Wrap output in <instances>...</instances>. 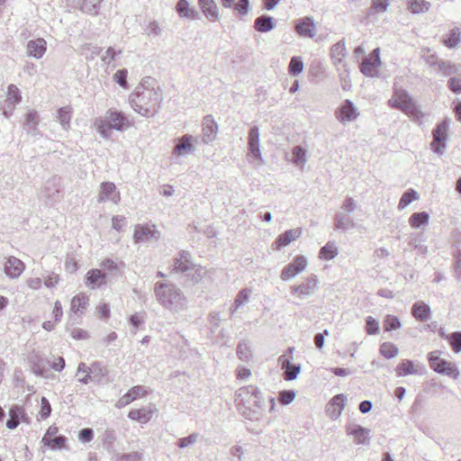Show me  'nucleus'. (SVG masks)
<instances>
[{
	"label": "nucleus",
	"instance_id": "28",
	"mask_svg": "<svg viewBox=\"0 0 461 461\" xmlns=\"http://www.w3.org/2000/svg\"><path fill=\"white\" fill-rule=\"evenodd\" d=\"M155 408H152L151 406L143 407L138 410H131L128 413V417L132 420H136L140 423H147L151 420Z\"/></svg>",
	"mask_w": 461,
	"mask_h": 461
},
{
	"label": "nucleus",
	"instance_id": "3",
	"mask_svg": "<svg viewBox=\"0 0 461 461\" xmlns=\"http://www.w3.org/2000/svg\"><path fill=\"white\" fill-rule=\"evenodd\" d=\"M132 124L128 116L122 111L108 109L104 115L97 117L94 122V127L102 138H111L112 131H123Z\"/></svg>",
	"mask_w": 461,
	"mask_h": 461
},
{
	"label": "nucleus",
	"instance_id": "60",
	"mask_svg": "<svg viewBox=\"0 0 461 461\" xmlns=\"http://www.w3.org/2000/svg\"><path fill=\"white\" fill-rule=\"evenodd\" d=\"M198 438H199V434L198 433H192V434H190L187 437L180 438L177 441L176 445L180 448H185V447H186L188 446H191V445H194V443H196Z\"/></svg>",
	"mask_w": 461,
	"mask_h": 461
},
{
	"label": "nucleus",
	"instance_id": "51",
	"mask_svg": "<svg viewBox=\"0 0 461 461\" xmlns=\"http://www.w3.org/2000/svg\"><path fill=\"white\" fill-rule=\"evenodd\" d=\"M237 356L242 361H249L251 357V348L248 342H240L237 346Z\"/></svg>",
	"mask_w": 461,
	"mask_h": 461
},
{
	"label": "nucleus",
	"instance_id": "45",
	"mask_svg": "<svg viewBox=\"0 0 461 461\" xmlns=\"http://www.w3.org/2000/svg\"><path fill=\"white\" fill-rule=\"evenodd\" d=\"M419 198L418 193L414 189H409L405 191L402 197L400 198L398 203V209L403 210L406 208L411 203L417 200Z\"/></svg>",
	"mask_w": 461,
	"mask_h": 461
},
{
	"label": "nucleus",
	"instance_id": "49",
	"mask_svg": "<svg viewBox=\"0 0 461 461\" xmlns=\"http://www.w3.org/2000/svg\"><path fill=\"white\" fill-rule=\"evenodd\" d=\"M383 325L384 331H392L400 329L402 323L397 316L388 314L384 317Z\"/></svg>",
	"mask_w": 461,
	"mask_h": 461
},
{
	"label": "nucleus",
	"instance_id": "55",
	"mask_svg": "<svg viewBox=\"0 0 461 461\" xmlns=\"http://www.w3.org/2000/svg\"><path fill=\"white\" fill-rule=\"evenodd\" d=\"M292 161L295 164L306 163V150L302 146H295L292 151Z\"/></svg>",
	"mask_w": 461,
	"mask_h": 461
},
{
	"label": "nucleus",
	"instance_id": "14",
	"mask_svg": "<svg viewBox=\"0 0 461 461\" xmlns=\"http://www.w3.org/2000/svg\"><path fill=\"white\" fill-rule=\"evenodd\" d=\"M194 265L190 252L182 250L178 257L174 259L172 270L185 275L190 271Z\"/></svg>",
	"mask_w": 461,
	"mask_h": 461
},
{
	"label": "nucleus",
	"instance_id": "17",
	"mask_svg": "<svg viewBox=\"0 0 461 461\" xmlns=\"http://www.w3.org/2000/svg\"><path fill=\"white\" fill-rule=\"evenodd\" d=\"M358 113L354 104L347 99L343 104L336 111V117L341 123L353 121L357 117Z\"/></svg>",
	"mask_w": 461,
	"mask_h": 461
},
{
	"label": "nucleus",
	"instance_id": "42",
	"mask_svg": "<svg viewBox=\"0 0 461 461\" xmlns=\"http://www.w3.org/2000/svg\"><path fill=\"white\" fill-rule=\"evenodd\" d=\"M431 67H435L436 70L445 77L454 74L457 70L455 65L444 60H436L435 63H431Z\"/></svg>",
	"mask_w": 461,
	"mask_h": 461
},
{
	"label": "nucleus",
	"instance_id": "6",
	"mask_svg": "<svg viewBox=\"0 0 461 461\" xmlns=\"http://www.w3.org/2000/svg\"><path fill=\"white\" fill-rule=\"evenodd\" d=\"M448 126L449 121L445 119L432 131L433 141L431 142V149L438 155H442L446 149Z\"/></svg>",
	"mask_w": 461,
	"mask_h": 461
},
{
	"label": "nucleus",
	"instance_id": "61",
	"mask_svg": "<svg viewBox=\"0 0 461 461\" xmlns=\"http://www.w3.org/2000/svg\"><path fill=\"white\" fill-rule=\"evenodd\" d=\"M295 398V392L293 390H284L280 392L278 400L283 405L291 403Z\"/></svg>",
	"mask_w": 461,
	"mask_h": 461
},
{
	"label": "nucleus",
	"instance_id": "54",
	"mask_svg": "<svg viewBox=\"0 0 461 461\" xmlns=\"http://www.w3.org/2000/svg\"><path fill=\"white\" fill-rule=\"evenodd\" d=\"M304 68L303 61L300 57H293L289 63V73L292 76H297L303 72Z\"/></svg>",
	"mask_w": 461,
	"mask_h": 461
},
{
	"label": "nucleus",
	"instance_id": "32",
	"mask_svg": "<svg viewBox=\"0 0 461 461\" xmlns=\"http://www.w3.org/2000/svg\"><path fill=\"white\" fill-rule=\"evenodd\" d=\"M101 368V363L94 362L91 366H87L85 363L81 362L77 367V374L85 373L86 375L82 378H79V382L85 384H87L91 380V374H95L97 369Z\"/></svg>",
	"mask_w": 461,
	"mask_h": 461
},
{
	"label": "nucleus",
	"instance_id": "39",
	"mask_svg": "<svg viewBox=\"0 0 461 461\" xmlns=\"http://www.w3.org/2000/svg\"><path fill=\"white\" fill-rule=\"evenodd\" d=\"M88 303V297L84 294L74 296L71 300L70 312L77 314L81 310L86 309Z\"/></svg>",
	"mask_w": 461,
	"mask_h": 461
},
{
	"label": "nucleus",
	"instance_id": "12",
	"mask_svg": "<svg viewBox=\"0 0 461 461\" xmlns=\"http://www.w3.org/2000/svg\"><path fill=\"white\" fill-rule=\"evenodd\" d=\"M346 432L348 435L353 436L355 442L359 445H366L370 439V429L357 424H347Z\"/></svg>",
	"mask_w": 461,
	"mask_h": 461
},
{
	"label": "nucleus",
	"instance_id": "46",
	"mask_svg": "<svg viewBox=\"0 0 461 461\" xmlns=\"http://www.w3.org/2000/svg\"><path fill=\"white\" fill-rule=\"evenodd\" d=\"M103 0H84L81 5V11L88 14H97L100 4Z\"/></svg>",
	"mask_w": 461,
	"mask_h": 461
},
{
	"label": "nucleus",
	"instance_id": "23",
	"mask_svg": "<svg viewBox=\"0 0 461 461\" xmlns=\"http://www.w3.org/2000/svg\"><path fill=\"white\" fill-rule=\"evenodd\" d=\"M218 126L212 115H206L203 121V140L204 143H210L216 138Z\"/></svg>",
	"mask_w": 461,
	"mask_h": 461
},
{
	"label": "nucleus",
	"instance_id": "44",
	"mask_svg": "<svg viewBox=\"0 0 461 461\" xmlns=\"http://www.w3.org/2000/svg\"><path fill=\"white\" fill-rule=\"evenodd\" d=\"M338 253V248L336 247L335 243L329 241L321 249L319 257L325 260H330L334 258Z\"/></svg>",
	"mask_w": 461,
	"mask_h": 461
},
{
	"label": "nucleus",
	"instance_id": "25",
	"mask_svg": "<svg viewBox=\"0 0 461 461\" xmlns=\"http://www.w3.org/2000/svg\"><path fill=\"white\" fill-rule=\"evenodd\" d=\"M193 137L185 134L177 139V142L174 147L173 152L177 156H185L192 153L194 150L193 144Z\"/></svg>",
	"mask_w": 461,
	"mask_h": 461
},
{
	"label": "nucleus",
	"instance_id": "62",
	"mask_svg": "<svg viewBox=\"0 0 461 461\" xmlns=\"http://www.w3.org/2000/svg\"><path fill=\"white\" fill-rule=\"evenodd\" d=\"M51 412V406L49 400L46 397H41V411L40 416L42 420L47 419Z\"/></svg>",
	"mask_w": 461,
	"mask_h": 461
},
{
	"label": "nucleus",
	"instance_id": "30",
	"mask_svg": "<svg viewBox=\"0 0 461 461\" xmlns=\"http://www.w3.org/2000/svg\"><path fill=\"white\" fill-rule=\"evenodd\" d=\"M411 313L416 320L426 321L430 318L431 311L427 303L420 301L412 305Z\"/></svg>",
	"mask_w": 461,
	"mask_h": 461
},
{
	"label": "nucleus",
	"instance_id": "11",
	"mask_svg": "<svg viewBox=\"0 0 461 461\" xmlns=\"http://www.w3.org/2000/svg\"><path fill=\"white\" fill-rule=\"evenodd\" d=\"M133 238L135 242H145L149 240H157L159 239V232L155 229L154 225L138 224L135 226Z\"/></svg>",
	"mask_w": 461,
	"mask_h": 461
},
{
	"label": "nucleus",
	"instance_id": "56",
	"mask_svg": "<svg viewBox=\"0 0 461 461\" xmlns=\"http://www.w3.org/2000/svg\"><path fill=\"white\" fill-rule=\"evenodd\" d=\"M122 52L121 49L115 50L113 47H109L102 56L101 59L104 63L110 65L113 60L122 54Z\"/></svg>",
	"mask_w": 461,
	"mask_h": 461
},
{
	"label": "nucleus",
	"instance_id": "26",
	"mask_svg": "<svg viewBox=\"0 0 461 461\" xmlns=\"http://www.w3.org/2000/svg\"><path fill=\"white\" fill-rule=\"evenodd\" d=\"M198 5L209 21L214 22L219 20V10L214 0H198Z\"/></svg>",
	"mask_w": 461,
	"mask_h": 461
},
{
	"label": "nucleus",
	"instance_id": "10",
	"mask_svg": "<svg viewBox=\"0 0 461 461\" xmlns=\"http://www.w3.org/2000/svg\"><path fill=\"white\" fill-rule=\"evenodd\" d=\"M425 372L424 366L415 364L413 361L404 359L395 367L397 376H406L410 375H423Z\"/></svg>",
	"mask_w": 461,
	"mask_h": 461
},
{
	"label": "nucleus",
	"instance_id": "52",
	"mask_svg": "<svg viewBox=\"0 0 461 461\" xmlns=\"http://www.w3.org/2000/svg\"><path fill=\"white\" fill-rule=\"evenodd\" d=\"M42 442L45 446H53L55 448H63L65 447L67 438L62 435L55 436L54 438H48L44 436Z\"/></svg>",
	"mask_w": 461,
	"mask_h": 461
},
{
	"label": "nucleus",
	"instance_id": "4",
	"mask_svg": "<svg viewBox=\"0 0 461 461\" xmlns=\"http://www.w3.org/2000/svg\"><path fill=\"white\" fill-rule=\"evenodd\" d=\"M388 103L391 107L401 110L414 122H419L423 117L412 98L403 89H395Z\"/></svg>",
	"mask_w": 461,
	"mask_h": 461
},
{
	"label": "nucleus",
	"instance_id": "5",
	"mask_svg": "<svg viewBox=\"0 0 461 461\" xmlns=\"http://www.w3.org/2000/svg\"><path fill=\"white\" fill-rule=\"evenodd\" d=\"M237 396L240 398L243 405L253 414L258 413L266 407V402L262 397V392L253 384L244 386L237 391Z\"/></svg>",
	"mask_w": 461,
	"mask_h": 461
},
{
	"label": "nucleus",
	"instance_id": "8",
	"mask_svg": "<svg viewBox=\"0 0 461 461\" xmlns=\"http://www.w3.org/2000/svg\"><path fill=\"white\" fill-rule=\"evenodd\" d=\"M381 65L380 49H375L369 57L365 58L360 65L361 72L369 77H374L378 75V68Z\"/></svg>",
	"mask_w": 461,
	"mask_h": 461
},
{
	"label": "nucleus",
	"instance_id": "38",
	"mask_svg": "<svg viewBox=\"0 0 461 461\" xmlns=\"http://www.w3.org/2000/svg\"><path fill=\"white\" fill-rule=\"evenodd\" d=\"M251 294V290L249 288H244L240 290L238 294L235 297L234 303L232 307L230 308V314L233 315L234 312L240 308L241 306L245 305L249 299V296Z\"/></svg>",
	"mask_w": 461,
	"mask_h": 461
},
{
	"label": "nucleus",
	"instance_id": "15",
	"mask_svg": "<svg viewBox=\"0 0 461 461\" xmlns=\"http://www.w3.org/2000/svg\"><path fill=\"white\" fill-rule=\"evenodd\" d=\"M248 145L250 156L263 162L259 146V129L258 126L250 128L248 137Z\"/></svg>",
	"mask_w": 461,
	"mask_h": 461
},
{
	"label": "nucleus",
	"instance_id": "57",
	"mask_svg": "<svg viewBox=\"0 0 461 461\" xmlns=\"http://www.w3.org/2000/svg\"><path fill=\"white\" fill-rule=\"evenodd\" d=\"M379 322L372 316L366 319V331L368 335H375L379 332Z\"/></svg>",
	"mask_w": 461,
	"mask_h": 461
},
{
	"label": "nucleus",
	"instance_id": "21",
	"mask_svg": "<svg viewBox=\"0 0 461 461\" xmlns=\"http://www.w3.org/2000/svg\"><path fill=\"white\" fill-rule=\"evenodd\" d=\"M295 31L301 37L313 38L316 34L315 24L311 17L297 20Z\"/></svg>",
	"mask_w": 461,
	"mask_h": 461
},
{
	"label": "nucleus",
	"instance_id": "13",
	"mask_svg": "<svg viewBox=\"0 0 461 461\" xmlns=\"http://www.w3.org/2000/svg\"><path fill=\"white\" fill-rule=\"evenodd\" d=\"M347 397L340 393L335 395L327 404L326 413L333 420H337L346 405Z\"/></svg>",
	"mask_w": 461,
	"mask_h": 461
},
{
	"label": "nucleus",
	"instance_id": "64",
	"mask_svg": "<svg viewBox=\"0 0 461 461\" xmlns=\"http://www.w3.org/2000/svg\"><path fill=\"white\" fill-rule=\"evenodd\" d=\"M448 88L455 94L461 93V77H450L447 81Z\"/></svg>",
	"mask_w": 461,
	"mask_h": 461
},
{
	"label": "nucleus",
	"instance_id": "50",
	"mask_svg": "<svg viewBox=\"0 0 461 461\" xmlns=\"http://www.w3.org/2000/svg\"><path fill=\"white\" fill-rule=\"evenodd\" d=\"M82 54L86 56L87 59H95V57L99 56L102 49L96 45L91 43H86L81 48Z\"/></svg>",
	"mask_w": 461,
	"mask_h": 461
},
{
	"label": "nucleus",
	"instance_id": "58",
	"mask_svg": "<svg viewBox=\"0 0 461 461\" xmlns=\"http://www.w3.org/2000/svg\"><path fill=\"white\" fill-rule=\"evenodd\" d=\"M127 75L128 71L127 69H119L114 75H113V80L122 88L128 89V82H127Z\"/></svg>",
	"mask_w": 461,
	"mask_h": 461
},
{
	"label": "nucleus",
	"instance_id": "31",
	"mask_svg": "<svg viewBox=\"0 0 461 461\" xmlns=\"http://www.w3.org/2000/svg\"><path fill=\"white\" fill-rule=\"evenodd\" d=\"M10 418L6 421V427L14 429L18 427L20 420H25V412L23 407L14 405L10 409Z\"/></svg>",
	"mask_w": 461,
	"mask_h": 461
},
{
	"label": "nucleus",
	"instance_id": "7",
	"mask_svg": "<svg viewBox=\"0 0 461 461\" xmlns=\"http://www.w3.org/2000/svg\"><path fill=\"white\" fill-rule=\"evenodd\" d=\"M429 361L430 367L437 373L456 377L459 372L455 364L440 358L437 352L429 354Z\"/></svg>",
	"mask_w": 461,
	"mask_h": 461
},
{
	"label": "nucleus",
	"instance_id": "22",
	"mask_svg": "<svg viewBox=\"0 0 461 461\" xmlns=\"http://www.w3.org/2000/svg\"><path fill=\"white\" fill-rule=\"evenodd\" d=\"M302 233L301 228L287 230L276 239L274 246L276 249H281L288 246L292 241L296 240Z\"/></svg>",
	"mask_w": 461,
	"mask_h": 461
},
{
	"label": "nucleus",
	"instance_id": "27",
	"mask_svg": "<svg viewBox=\"0 0 461 461\" xmlns=\"http://www.w3.org/2000/svg\"><path fill=\"white\" fill-rule=\"evenodd\" d=\"M279 362L281 364L282 369L285 370L284 378L286 381H293L296 379L301 371V365L291 364L290 360L287 359L285 356H281L279 357Z\"/></svg>",
	"mask_w": 461,
	"mask_h": 461
},
{
	"label": "nucleus",
	"instance_id": "24",
	"mask_svg": "<svg viewBox=\"0 0 461 461\" xmlns=\"http://www.w3.org/2000/svg\"><path fill=\"white\" fill-rule=\"evenodd\" d=\"M146 390L142 385H136L131 388L125 394H123L116 402L115 406L118 409L123 408L136 400L140 395H145Z\"/></svg>",
	"mask_w": 461,
	"mask_h": 461
},
{
	"label": "nucleus",
	"instance_id": "53",
	"mask_svg": "<svg viewBox=\"0 0 461 461\" xmlns=\"http://www.w3.org/2000/svg\"><path fill=\"white\" fill-rule=\"evenodd\" d=\"M398 352V348L393 343L384 342L380 346V354L388 359L396 357Z\"/></svg>",
	"mask_w": 461,
	"mask_h": 461
},
{
	"label": "nucleus",
	"instance_id": "19",
	"mask_svg": "<svg viewBox=\"0 0 461 461\" xmlns=\"http://www.w3.org/2000/svg\"><path fill=\"white\" fill-rule=\"evenodd\" d=\"M47 50V42L43 38L30 40L26 45V54L37 59H41Z\"/></svg>",
	"mask_w": 461,
	"mask_h": 461
},
{
	"label": "nucleus",
	"instance_id": "35",
	"mask_svg": "<svg viewBox=\"0 0 461 461\" xmlns=\"http://www.w3.org/2000/svg\"><path fill=\"white\" fill-rule=\"evenodd\" d=\"M105 275L99 269H92L86 274V285L91 288L105 284Z\"/></svg>",
	"mask_w": 461,
	"mask_h": 461
},
{
	"label": "nucleus",
	"instance_id": "43",
	"mask_svg": "<svg viewBox=\"0 0 461 461\" xmlns=\"http://www.w3.org/2000/svg\"><path fill=\"white\" fill-rule=\"evenodd\" d=\"M38 113L34 110L30 111L25 119L24 127L26 128L28 133L36 134L37 125H38Z\"/></svg>",
	"mask_w": 461,
	"mask_h": 461
},
{
	"label": "nucleus",
	"instance_id": "34",
	"mask_svg": "<svg viewBox=\"0 0 461 461\" xmlns=\"http://www.w3.org/2000/svg\"><path fill=\"white\" fill-rule=\"evenodd\" d=\"M356 224L352 219L344 212H337L334 216V227L336 230H347L354 228Z\"/></svg>",
	"mask_w": 461,
	"mask_h": 461
},
{
	"label": "nucleus",
	"instance_id": "9",
	"mask_svg": "<svg viewBox=\"0 0 461 461\" xmlns=\"http://www.w3.org/2000/svg\"><path fill=\"white\" fill-rule=\"evenodd\" d=\"M306 266V258L301 255L296 256L291 263L283 268L280 277L284 281L290 280L299 273L303 272Z\"/></svg>",
	"mask_w": 461,
	"mask_h": 461
},
{
	"label": "nucleus",
	"instance_id": "18",
	"mask_svg": "<svg viewBox=\"0 0 461 461\" xmlns=\"http://www.w3.org/2000/svg\"><path fill=\"white\" fill-rule=\"evenodd\" d=\"M105 201H112L114 203H118L120 201V194L112 182H103L101 184L98 202L104 203Z\"/></svg>",
	"mask_w": 461,
	"mask_h": 461
},
{
	"label": "nucleus",
	"instance_id": "20",
	"mask_svg": "<svg viewBox=\"0 0 461 461\" xmlns=\"http://www.w3.org/2000/svg\"><path fill=\"white\" fill-rule=\"evenodd\" d=\"M318 279L316 276H312L309 277L305 283H303L299 285L293 286L292 293L294 294H298L302 299L311 295L317 288Z\"/></svg>",
	"mask_w": 461,
	"mask_h": 461
},
{
	"label": "nucleus",
	"instance_id": "41",
	"mask_svg": "<svg viewBox=\"0 0 461 461\" xmlns=\"http://www.w3.org/2000/svg\"><path fill=\"white\" fill-rule=\"evenodd\" d=\"M429 215L426 212H414L409 218V223L412 228H420L421 226L428 224Z\"/></svg>",
	"mask_w": 461,
	"mask_h": 461
},
{
	"label": "nucleus",
	"instance_id": "48",
	"mask_svg": "<svg viewBox=\"0 0 461 461\" xmlns=\"http://www.w3.org/2000/svg\"><path fill=\"white\" fill-rule=\"evenodd\" d=\"M22 100L19 88L15 85H9L5 103L14 106Z\"/></svg>",
	"mask_w": 461,
	"mask_h": 461
},
{
	"label": "nucleus",
	"instance_id": "2",
	"mask_svg": "<svg viewBox=\"0 0 461 461\" xmlns=\"http://www.w3.org/2000/svg\"><path fill=\"white\" fill-rule=\"evenodd\" d=\"M154 294L158 303L172 313H179L186 309L187 299L176 285L157 282Z\"/></svg>",
	"mask_w": 461,
	"mask_h": 461
},
{
	"label": "nucleus",
	"instance_id": "47",
	"mask_svg": "<svg viewBox=\"0 0 461 461\" xmlns=\"http://www.w3.org/2000/svg\"><path fill=\"white\" fill-rule=\"evenodd\" d=\"M206 271L201 266L194 265L189 272L185 276L188 277L193 283H199L205 276Z\"/></svg>",
	"mask_w": 461,
	"mask_h": 461
},
{
	"label": "nucleus",
	"instance_id": "37",
	"mask_svg": "<svg viewBox=\"0 0 461 461\" xmlns=\"http://www.w3.org/2000/svg\"><path fill=\"white\" fill-rule=\"evenodd\" d=\"M461 41V32L458 28H454L450 30L447 34H445L442 38V42L447 48L453 49L456 47Z\"/></svg>",
	"mask_w": 461,
	"mask_h": 461
},
{
	"label": "nucleus",
	"instance_id": "36",
	"mask_svg": "<svg viewBox=\"0 0 461 461\" xmlns=\"http://www.w3.org/2000/svg\"><path fill=\"white\" fill-rule=\"evenodd\" d=\"M72 116V108L69 105L61 107L57 112V119L62 129L68 131L70 128V120Z\"/></svg>",
	"mask_w": 461,
	"mask_h": 461
},
{
	"label": "nucleus",
	"instance_id": "40",
	"mask_svg": "<svg viewBox=\"0 0 461 461\" xmlns=\"http://www.w3.org/2000/svg\"><path fill=\"white\" fill-rule=\"evenodd\" d=\"M430 6V3L425 0H410L408 2V9L415 14L428 12Z\"/></svg>",
	"mask_w": 461,
	"mask_h": 461
},
{
	"label": "nucleus",
	"instance_id": "29",
	"mask_svg": "<svg viewBox=\"0 0 461 461\" xmlns=\"http://www.w3.org/2000/svg\"><path fill=\"white\" fill-rule=\"evenodd\" d=\"M347 56L346 43L344 40H341L331 46L330 48V58L333 64L337 67L343 63L345 57Z\"/></svg>",
	"mask_w": 461,
	"mask_h": 461
},
{
	"label": "nucleus",
	"instance_id": "63",
	"mask_svg": "<svg viewBox=\"0 0 461 461\" xmlns=\"http://www.w3.org/2000/svg\"><path fill=\"white\" fill-rule=\"evenodd\" d=\"M450 345L455 352L461 351V331L454 332L449 337Z\"/></svg>",
	"mask_w": 461,
	"mask_h": 461
},
{
	"label": "nucleus",
	"instance_id": "16",
	"mask_svg": "<svg viewBox=\"0 0 461 461\" xmlns=\"http://www.w3.org/2000/svg\"><path fill=\"white\" fill-rule=\"evenodd\" d=\"M25 266L15 257H9L4 264V272L9 278H17L23 272Z\"/></svg>",
	"mask_w": 461,
	"mask_h": 461
},
{
	"label": "nucleus",
	"instance_id": "59",
	"mask_svg": "<svg viewBox=\"0 0 461 461\" xmlns=\"http://www.w3.org/2000/svg\"><path fill=\"white\" fill-rule=\"evenodd\" d=\"M142 456L140 452H131L127 454L118 453L115 455V461H140Z\"/></svg>",
	"mask_w": 461,
	"mask_h": 461
},
{
	"label": "nucleus",
	"instance_id": "33",
	"mask_svg": "<svg viewBox=\"0 0 461 461\" xmlns=\"http://www.w3.org/2000/svg\"><path fill=\"white\" fill-rule=\"evenodd\" d=\"M254 28L259 32H268L274 28V18L267 14L258 16L254 22Z\"/></svg>",
	"mask_w": 461,
	"mask_h": 461
},
{
	"label": "nucleus",
	"instance_id": "1",
	"mask_svg": "<svg viewBox=\"0 0 461 461\" xmlns=\"http://www.w3.org/2000/svg\"><path fill=\"white\" fill-rule=\"evenodd\" d=\"M162 101V91L156 79L146 77L129 95L131 108L144 117L154 116L158 113Z\"/></svg>",
	"mask_w": 461,
	"mask_h": 461
}]
</instances>
